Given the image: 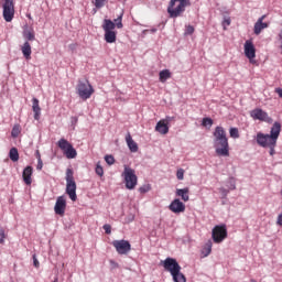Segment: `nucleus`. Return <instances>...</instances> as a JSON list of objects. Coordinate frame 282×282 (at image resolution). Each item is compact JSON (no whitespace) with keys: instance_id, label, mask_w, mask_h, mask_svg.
<instances>
[{"instance_id":"f257e3e1","label":"nucleus","mask_w":282,"mask_h":282,"mask_svg":"<svg viewBox=\"0 0 282 282\" xmlns=\"http://www.w3.org/2000/svg\"><path fill=\"white\" fill-rule=\"evenodd\" d=\"M279 135H281V123L275 121L271 127L270 134H265L263 132H258L256 137V142L262 149H270V155H274L276 149V141L279 140Z\"/></svg>"},{"instance_id":"f03ea898","label":"nucleus","mask_w":282,"mask_h":282,"mask_svg":"<svg viewBox=\"0 0 282 282\" xmlns=\"http://www.w3.org/2000/svg\"><path fill=\"white\" fill-rule=\"evenodd\" d=\"M213 135L216 153L221 158H228L230 155V145L228 144V137L226 135L224 127L217 126Z\"/></svg>"},{"instance_id":"7ed1b4c3","label":"nucleus","mask_w":282,"mask_h":282,"mask_svg":"<svg viewBox=\"0 0 282 282\" xmlns=\"http://www.w3.org/2000/svg\"><path fill=\"white\" fill-rule=\"evenodd\" d=\"M166 272H170L174 282H186V276L182 273V267L174 258H166L161 261Z\"/></svg>"},{"instance_id":"20e7f679","label":"nucleus","mask_w":282,"mask_h":282,"mask_svg":"<svg viewBox=\"0 0 282 282\" xmlns=\"http://www.w3.org/2000/svg\"><path fill=\"white\" fill-rule=\"evenodd\" d=\"M191 6V0H171L167 6V14L170 19H177L186 12V8Z\"/></svg>"},{"instance_id":"39448f33","label":"nucleus","mask_w":282,"mask_h":282,"mask_svg":"<svg viewBox=\"0 0 282 282\" xmlns=\"http://www.w3.org/2000/svg\"><path fill=\"white\" fill-rule=\"evenodd\" d=\"M76 94L82 100H89L94 95V86L87 79H79L76 86Z\"/></svg>"},{"instance_id":"423d86ee","label":"nucleus","mask_w":282,"mask_h":282,"mask_svg":"<svg viewBox=\"0 0 282 282\" xmlns=\"http://www.w3.org/2000/svg\"><path fill=\"white\" fill-rule=\"evenodd\" d=\"M66 194L68 195L69 199L72 202H76L78 199V196L76 195V181L74 180V170L72 167H68L66 170Z\"/></svg>"},{"instance_id":"0eeeda50","label":"nucleus","mask_w":282,"mask_h":282,"mask_svg":"<svg viewBox=\"0 0 282 282\" xmlns=\"http://www.w3.org/2000/svg\"><path fill=\"white\" fill-rule=\"evenodd\" d=\"M101 28L105 32L104 39L106 43H116V39L118 36V33L115 31L116 23L109 19H105Z\"/></svg>"},{"instance_id":"6e6552de","label":"nucleus","mask_w":282,"mask_h":282,"mask_svg":"<svg viewBox=\"0 0 282 282\" xmlns=\"http://www.w3.org/2000/svg\"><path fill=\"white\" fill-rule=\"evenodd\" d=\"M121 176L124 180L126 188H128V191H133V188L138 186V175H135V170L126 165Z\"/></svg>"},{"instance_id":"1a4fd4ad","label":"nucleus","mask_w":282,"mask_h":282,"mask_svg":"<svg viewBox=\"0 0 282 282\" xmlns=\"http://www.w3.org/2000/svg\"><path fill=\"white\" fill-rule=\"evenodd\" d=\"M57 147L63 151L64 155L67 158V160H74L78 153L76 152V149H74V145L69 143L66 139H59L57 142Z\"/></svg>"},{"instance_id":"9d476101","label":"nucleus","mask_w":282,"mask_h":282,"mask_svg":"<svg viewBox=\"0 0 282 282\" xmlns=\"http://www.w3.org/2000/svg\"><path fill=\"white\" fill-rule=\"evenodd\" d=\"M212 237L215 243H221V241L228 237V229H226V225H218L214 227Z\"/></svg>"},{"instance_id":"9b49d317","label":"nucleus","mask_w":282,"mask_h":282,"mask_svg":"<svg viewBox=\"0 0 282 282\" xmlns=\"http://www.w3.org/2000/svg\"><path fill=\"white\" fill-rule=\"evenodd\" d=\"M3 8V19L7 21V23L12 22V19H14V1L13 0H4V3L2 4Z\"/></svg>"},{"instance_id":"f8f14e48","label":"nucleus","mask_w":282,"mask_h":282,"mask_svg":"<svg viewBox=\"0 0 282 282\" xmlns=\"http://www.w3.org/2000/svg\"><path fill=\"white\" fill-rule=\"evenodd\" d=\"M112 246L118 254H128L131 252V242L128 240H113Z\"/></svg>"},{"instance_id":"ddd939ff","label":"nucleus","mask_w":282,"mask_h":282,"mask_svg":"<svg viewBox=\"0 0 282 282\" xmlns=\"http://www.w3.org/2000/svg\"><path fill=\"white\" fill-rule=\"evenodd\" d=\"M245 56H247L251 64H254V58H257V48L251 40L245 42Z\"/></svg>"},{"instance_id":"4468645a","label":"nucleus","mask_w":282,"mask_h":282,"mask_svg":"<svg viewBox=\"0 0 282 282\" xmlns=\"http://www.w3.org/2000/svg\"><path fill=\"white\" fill-rule=\"evenodd\" d=\"M66 208L67 200L65 199V196H58L54 206L55 215H59L61 217H63V215H65Z\"/></svg>"},{"instance_id":"2eb2a0df","label":"nucleus","mask_w":282,"mask_h":282,"mask_svg":"<svg viewBox=\"0 0 282 282\" xmlns=\"http://www.w3.org/2000/svg\"><path fill=\"white\" fill-rule=\"evenodd\" d=\"M253 120H261L262 122H272V118L268 116V112L263 111V109L257 108L250 113Z\"/></svg>"},{"instance_id":"dca6fc26","label":"nucleus","mask_w":282,"mask_h":282,"mask_svg":"<svg viewBox=\"0 0 282 282\" xmlns=\"http://www.w3.org/2000/svg\"><path fill=\"white\" fill-rule=\"evenodd\" d=\"M169 210L174 213V215H180V213H184L186 210V205L180 200V198H175L170 205Z\"/></svg>"},{"instance_id":"f3484780","label":"nucleus","mask_w":282,"mask_h":282,"mask_svg":"<svg viewBox=\"0 0 282 282\" xmlns=\"http://www.w3.org/2000/svg\"><path fill=\"white\" fill-rule=\"evenodd\" d=\"M32 173H34V169H32L30 165L26 166L22 172L23 182L26 184V186L32 184Z\"/></svg>"},{"instance_id":"a211bd4d","label":"nucleus","mask_w":282,"mask_h":282,"mask_svg":"<svg viewBox=\"0 0 282 282\" xmlns=\"http://www.w3.org/2000/svg\"><path fill=\"white\" fill-rule=\"evenodd\" d=\"M264 19H265V15H262L254 23V28H253L254 34L259 35L261 34L262 30H265V28H268V23L263 22Z\"/></svg>"},{"instance_id":"6ab92c4d","label":"nucleus","mask_w":282,"mask_h":282,"mask_svg":"<svg viewBox=\"0 0 282 282\" xmlns=\"http://www.w3.org/2000/svg\"><path fill=\"white\" fill-rule=\"evenodd\" d=\"M22 36L28 43H30V41H36V35L34 34V29L32 28H24Z\"/></svg>"},{"instance_id":"aec40b11","label":"nucleus","mask_w":282,"mask_h":282,"mask_svg":"<svg viewBox=\"0 0 282 282\" xmlns=\"http://www.w3.org/2000/svg\"><path fill=\"white\" fill-rule=\"evenodd\" d=\"M21 52L26 61H30L32 58V46L30 45V42H24L21 46Z\"/></svg>"},{"instance_id":"412c9836","label":"nucleus","mask_w":282,"mask_h":282,"mask_svg":"<svg viewBox=\"0 0 282 282\" xmlns=\"http://www.w3.org/2000/svg\"><path fill=\"white\" fill-rule=\"evenodd\" d=\"M32 109L34 112V120H41V106L39 105L36 97L32 98Z\"/></svg>"},{"instance_id":"4be33fe9","label":"nucleus","mask_w":282,"mask_h":282,"mask_svg":"<svg viewBox=\"0 0 282 282\" xmlns=\"http://www.w3.org/2000/svg\"><path fill=\"white\" fill-rule=\"evenodd\" d=\"M126 142H127L128 149L131 151V153H138V143H135V141H133V138H131L130 133H128L126 135Z\"/></svg>"},{"instance_id":"5701e85b","label":"nucleus","mask_w":282,"mask_h":282,"mask_svg":"<svg viewBox=\"0 0 282 282\" xmlns=\"http://www.w3.org/2000/svg\"><path fill=\"white\" fill-rule=\"evenodd\" d=\"M155 131L161 133V135H166L169 133V126L163 120H160L155 126Z\"/></svg>"},{"instance_id":"b1692460","label":"nucleus","mask_w":282,"mask_h":282,"mask_svg":"<svg viewBox=\"0 0 282 282\" xmlns=\"http://www.w3.org/2000/svg\"><path fill=\"white\" fill-rule=\"evenodd\" d=\"M189 189L188 187L176 189L177 197L182 198L184 202H188L191 197L188 196Z\"/></svg>"},{"instance_id":"393cba45","label":"nucleus","mask_w":282,"mask_h":282,"mask_svg":"<svg viewBox=\"0 0 282 282\" xmlns=\"http://www.w3.org/2000/svg\"><path fill=\"white\" fill-rule=\"evenodd\" d=\"M171 78V70L163 69L159 73V79L161 83H166Z\"/></svg>"},{"instance_id":"a878e982","label":"nucleus","mask_w":282,"mask_h":282,"mask_svg":"<svg viewBox=\"0 0 282 282\" xmlns=\"http://www.w3.org/2000/svg\"><path fill=\"white\" fill-rule=\"evenodd\" d=\"M213 252V242L208 241L202 249L203 257H208Z\"/></svg>"},{"instance_id":"bb28decb","label":"nucleus","mask_w":282,"mask_h":282,"mask_svg":"<svg viewBox=\"0 0 282 282\" xmlns=\"http://www.w3.org/2000/svg\"><path fill=\"white\" fill-rule=\"evenodd\" d=\"M9 158L12 162H19V150L17 148H11Z\"/></svg>"},{"instance_id":"cd10ccee","label":"nucleus","mask_w":282,"mask_h":282,"mask_svg":"<svg viewBox=\"0 0 282 282\" xmlns=\"http://www.w3.org/2000/svg\"><path fill=\"white\" fill-rule=\"evenodd\" d=\"M122 17L123 14L121 13L120 15H118L117 19L112 21V23H115V28H118V30H122V28H124V25L122 24Z\"/></svg>"},{"instance_id":"c85d7f7f","label":"nucleus","mask_w":282,"mask_h":282,"mask_svg":"<svg viewBox=\"0 0 282 282\" xmlns=\"http://www.w3.org/2000/svg\"><path fill=\"white\" fill-rule=\"evenodd\" d=\"M21 133V128L19 124H15L11 130V137L12 138H19V134Z\"/></svg>"},{"instance_id":"c756f323","label":"nucleus","mask_w":282,"mask_h":282,"mask_svg":"<svg viewBox=\"0 0 282 282\" xmlns=\"http://www.w3.org/2000/svg\"><path fill=\"white\" fill-rule=\"evenodd\" d=\"M95 173L99 175V177H102V175H105V170L102 169V165H100V162L96 164Z\"/></svg>"},{"instance_id":"7c9ffc66","label":"nucleus","mask_w":282,"mask_h":282,"mask_svg":"<svg viewBox=\"0 0 282 282\" xmlns=\"http://www.w3.org/2000/svg\"><path fill=\"white\" fill-rule=\"evenodd\" d=\"M227 187L229 188V191H235L237 188L235 177H229V180L227 182Z\"/></svg>"},{"instance_id":"2f4dec72","label":"nucleus","mask_w":282,"mask_h":282,"mask_svg":"<svg viewBox=\"0 0 282 282\" xmlns=\"http://www.w3.org/2000/svg\"><path fill=\"white\" fill-rule=\"evenodd\" d=\"M105 162H106V164H108L109 166H112V164H116V159L113 158V155L107 154V155L105 156Z\"/></svg>"},{"instance_id":"473e14b6","label":"nucleus","mask_w":282,"mask_h":282,"mask_svg":"<svg viewBox=\"0 0 282 282\" xmlns=\"http://www.w3.org/2000/svg\"><path fill=\"white\" fill-rule=\"evenodd\" d=\"M194 33H195V26L193 25L185 26V32H184L185 36H191V34H194Z\"/></svg>"},{"instance_id":"72a5a7b5","label":"nucleus","mask_w":282,"mask_h":282,"mask_svg":"<svg viewBox=\"0 0 282 282\" xmlns=\"http://www.w3.org/2000/svg\"><path fill=\"white\" fill-rule=\"evenodd\" d=\"M229 135H230V138H234L235 140H237V138H239V129L230 128Z\"/></svg>"},{"instance_id":"f704fd0d","label":"nucleus","mask_w":282,"mask_h":282,"mask_svg":"<svg viewBox=\"0 0 282 282\" xmlns=\"http://www.w3.org/2000/svg\"><path fill=\"white\" fill-rule=\"evenodd\" d=\"M203 127H213V119L212 118H203V122H202Z\"/></svg>"},{"instance_id":"c9c22d12","label":"nucleus","mask_w":282,"mask_h":282,"mask_svg":"<svg viewBox=\"0 0 282 282\" xmlns=\"http://www.w3.org/2000/svg\"><path fill=\"white\" fill-rule=\"evenodd\" d=\"M230 23H231L230 17H225L224 20H223V28H224V30H226V28L228 25H230Z\"/></svg>"},{"instance_id":"e433bc0d","label":"nucleus","mask_w":282,"mask_h":282,"mask_svg":"<svg viewBox=\"0 0 282 282\" xmlns=\"http://www.w3.org/2000/svg\"><path fill=\"white\" fill-rule=\"evenodd\" d=\"M105 1L107 0H95L94 3H95V7L100 9V8H104L105 7Z\"/></svg>"},{"instance_id":"4c0bfd02","label":"nucleus","mask_w":282,"mask_h":282,"mask_svg":"<svg viewBox=\"0 0 282 282\" xmlns=\"http://www.w3.org/2000/svg\"><path fill=\"white\" fill-rule=\"evenodd\" d=\"M150 191H151V186L149 185H143L139 188V193H142V194L149 193Z\"/></svg>"},{"instance_id":"58836bf2","label":"nucleus","mask_w":282,"mask_h":282,"mask_svg":"<svg viewBox=\"0 0 282 282\" xmlns=\"http://www.w3.org/2000/svg\"><path fill=\"white\" fill-rule=\"evenodd\" d=\"M0 243H6V230L0 228Z\"/></svg>"},{"instance_id":"ea45409f","label":"nucleus","mask_w":282,"mask_h":282,"mask_svg":"<svg viewBox=\"0 0 282 282\" xmlns=\"http://www.w3.org/2000/svg\"><path fill=\"white\" fill-rule=\"evenodd\" d=\"M173 120H175V117H165L164 119H162L163 122H165V124L169 127V124H171V122H173Z\"/></svg>"},{"instance_id":"a19ab883","label":"nucleus","mask_w":282,"mask_h":282,"mask_svg":"<svg viewBox=\"0 0 282 282\" xmlns=\"http://www.w3.org/2000/svg\"><path fill=\"white\" fill-rule=\"evenodd\" d=\"M219 193L223 195L224 198H226V197H228V193H230V189H226L225 187H220Z\"/></svg>"},{"instance_id":"79ce46f5","label":"nucleus","mask_w":282,"mask_h":282,"mask_svg":"<svg viewBox=\"0 0 282 282\" xmlns=\"http://www.w3.org/2000/svg\"><path fill=\"white\" fill-rule=\"evenodd\" d=\"M177 180H184V169H180L176 172Z\"/></svg>"},{"instance_id":"37998d69","label":"nucleus","mask_w":282,"mask_h":282,"mask_svg":"<svg viewBox=\"0 0 282 282\" xmlns=\"http://www.w3.org/2000/svg\"><path fill=\"white\" fill-rule=\"evenodd\" d=\"M111 270H116L118 268H120V265L118 264V262H116L115 260H109Z\"/></svg>"},{"instance_id":"c03bdc74","label":"nucleus","mask_w":282,"mask_h":282,"mask_svg":"<svg viewBox=\"0 0 282 282\" xmlns=\"http://www.w3.org/2000/svg\"><path fill=\"white\" fill-rule=\"evenodd\" d=\"M104 230L106 232V235H111V225H104Z\"/></svg>"},{"instance_id":"a18cd8bd","label":"nucleus","mask_w":282,"mask_h":282,"mask_svg":"<svg viewBox=\"0 0 282 282\" xmlns=\"http://www.w3.org/2000/svg\"><path fill=\"white\" fill-rule=\"evenodd\" d=\"M36 169L37 171H43V160L40 156H39Z\"/></svg>"},{"instance_id":"49530a36","label":"nucleus","mask_w":282,"mask_h":282,"mask_svg":"<svg viewBox=\"0 0 282 282\" xmlns=\"http://www.w3.org/2000/svg\"><path fill=\"white\" fill-rule=\"evenodd\" d=\"M33 265L34 268H39L40 265L39 259H36V254H33Z\"/></svg>"},{"instance_id":"de8ad7c7","label":"nucleus","mask_w":282,"mask_h":282,"mask_svg":"<svg viewBox=\"0 0 282 282\" xmlns=\"http://www.w3.org/2000/svg\"><path fill=\"white\" fill-rule=\"evenodd\" d=\"M275 94H278L279 98H282V88L278 87L274 89Z\"/></svg>"},{"instance_id":"09e8293b","label":"nucleus","mask_w":282,"mask_h":282,"mask_svg":"<svg viewBox=\"0 0 282 282\" xmlns=\"http://www.w3.org/2000/svg\"><path fill=\"white\" fill-rule=\"evenodd\" d=\"M76 47H77L76 43H73V44L68 45V48L70 50V52H75Z\"/></svg>"},{"instance_id":"8fccbe9b","label":"nucleus","mask_w":282,"mask_h":282,"mask_svg":"<svg viewBox=\"0 0 282 282\" xmlns=\"http://www.w3.org/2000/svg\"><path fill=\"white\" fill-rule=\"evenodd\" d=\"M39 158H41V152L36 151V159H37V162H39Z\"/></svg>"},{"instance_id":"3c124183","label":"nucleus","mask_w":282,"mask_h":282,"mask_svg":"<svg viewBox=\"0 0 282 282\" xmlns=\"http://www.w3.org/2000/svg\"><path fill=\"white\" fill-rule=\"evenodd\" d=\"M151 32H152V33H155V32H158V29H155V28H154V29H151Z\"/></svg>"},{"instance_id":"603ef678","label":"nucleus","mask_w":282,"mask_h":282,"mask_svg":"<svg viewBox=\"0 0 282 282\" xmlns=\"http://www.w3.org/2000/svg\"><path fill=\"white\" fill-rule=\"evenodd\" d=\"M75 122H78V119H77V118H75Z\"/></svg>"}]
</instances>
